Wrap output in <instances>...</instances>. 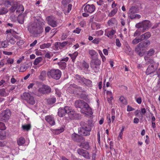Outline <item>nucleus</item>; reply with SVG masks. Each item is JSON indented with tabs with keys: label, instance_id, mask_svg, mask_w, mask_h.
<instances>
[{
	"label": "nucleus",
	"instance_id": "obj_59",
	"mask_svg": "<svg viewBox=\"0 0 160 160\" xmlns=\"http://www.w3.org/2000/svg\"><path fill=\"white\" fill-rule=\"evenodd\" d=\"M60 133L63 132L64 131V128L62 127H60L59 128L56 129Z\"/></svg>",
	"mask_w": 160,
	"mask_h": 160
},
{
	"label": "nucleus",
	"instance_id": "obj_5",
	"mask_svg": "<svg viewBox=\"0 0 160 160\" xmlns=\"http://www.w3.org/2000/svg\"><path fill=\"white\" fill-rule=\"evenodd\" d=\"M62 74L61 72L58 69H52L47 72L48 76L52 78L58 80L61 77Z\"/></svg>",
	"mask_w": 160,
	"mask_h": 160
},
{
	"label": "nucleus",
	"instance_id": "obj_25",
	"mask_svg": "<svg viewBox=\"0 0 160 160\" xmlns=\"http://www.w3.org/2000/svg\"><path fill=\"white\" fill-rule=\"evenodd\" d=\"M82 85H84L88 87L91 88L92 86V82L89 79H87L85 78L83 82V83Z\"/></svg>",
	"mask_w": 160,
	"mask_h": 160
},
{
	"label": "nucleus",
	"instance_id": "obj_11",
	"mask_svg": "<svg viewBox=\"0 0 160 160\" xmlns=\"http://www.w3.org/2000/svg\"><path fill=\"white\" fill-rule=\"evenodd\" d=\"M51 91V88L47 85L43 86L42 87L40 88L38 90V92L40 93L38 96H40L42 94H48Z\"/></svg>",
	"mask_w": 160,
	"mask_h": 160
},
{
	"label": "nucleus",
	"instance_id": "obj_42",
	"mask_svg": "<svg viewBox=\"0 0 160 160\" xmlns=\"http://www.w3.org/2000/svg\"><path fill=\"white\" fill-rule=\"evenodd\" d=\"M78 53L77 52H75L73 54L70 55L71 58L72 59V61L73 62H74V60L75 59L77 56L78 55Z\"/></svg>",
	"mask_w": 160,
	"mask_h": 160
},
{
	"label": "nucleus",
	"instance_id": "obj_39",
	"mask_svg": "<svg viewBox=\"0 0 160 160\" xmlns=\"http://www.w3.org/2000/svg\"><path fill=\"white\" fill-rule=\"evenodd\" d=\"M22 127L24 130L28 131L30 129L31 126L30 124H28L22 125Z\"/></svg>",
	"mask_w": 160,
	"mask_h": 160
},
{
	"label": "nucleus",
	"instance_id": "obj_57",
	"mask_svg": "<svg viewBox=\"0 0 160 160\" xmlns=\"http://www.w3.org/2000/svg\"><path fill=\"white\" fill-rule=\"evenodd\" d=\"M134 110V109L129 105L127 106V111L128 112L132 111Z\"/></svg>",
	"mask_w": 160,
	"mask_h": 160
},
{
	"label": "nucleus",
	"instance_id": "obj_34",
	"mask_svg": "<svg viewBox=\"0 0 160 160\" xmlns=\"http://www.w3.org/2000/svg\"><path fill=\"white\" fill-rule=\"evenodd\" d=\"M56 99L54 97L49 98L48 100V102L49 104H52L55 102Z\"/></svg>",
	"mask_w": 160,
	"mask_h": 160
},
{
	"label": "nucleus",
	"instance_id": "obj_17",
	"mask_svg": "<svg viewBox=\"0 0 160 160\" xmlns=\"http://www.w3.org/2000/svg\"><path fill=\"white\" fill-rule=\"evenodd\" d=\"M72 139L75 141L80 142L84 140V138L78 134L74 133L71 135Z\"/></svg>",
	"mask_w": 160,
	"mask_h": 160
},
{
	"label": "nucleus",
	"instance_id": "obj_18",
	"mask_svg": "<svg viewBox=\"0 0 160 160\" xmlns=\"http://www.w3.org/2000/svg\"><path fill=\"white\" fill-rule=\"evenodd\" d=\"M150 44V42L149 40L144 41L141 42L138 45V48L135 49L136 51H138V48H146Z\"/></svg>",
	"mask_w": 160,
	"mask_h": 160
},
{
	"label": "nucleus",
	"instance_id": "obj_37",
	"mask_svg": "<svg viewBox=\"0 0 160 160\" xmlns=\"http://www.w3.org/2000/svg\"><path fill=\"white\" fill-rule=\"evenodd\" d=\"M42 58L41 57L36 58L33 62V64L35 65H38L42 61Z\"/></svg>",
	"mask_w": 160,
	"mask_h": 160
},
{
	"label": "nucleus",
	"instance_id": "obj_15",
	"mask_svg": "<svg viewBox=\"0 0 160 160\" xmlns=\"http://www.w3.org/2000/svg\"><path fill=\"white\" fill-rule=\"evenodd\" d=\"M95 8L94 5L88 4L84 8V11L85 12L89 13L93 12L95 10Z\"/></svg>",
	"mask_w": 160,
	"mask_h": 160
},
{
	"label": "nucleus",
	"instance_id": "obj_61",
	"mask_svg": "<svg viewBox=\"0 0 160 160\" xmlns=\"http://www.w3.org/2000/svg\"><path fill=\"white\" fill-rule=\"evenodd\" d=\"M72 5L71 4H69L68 6L67 13H69L72 9Z\"/></svg>",
	"mask_w": 160,
	"mask_h": 160
},
{
	"label": "nucleus",
	"instance_id": "obj_36",
	"mask_svg": "<svg viewBox=\"0 0 160 160\" xmlns=\"http://www.w3.org/2000/svg\"><path fill=\"white\" fill-rule=\"evenodd\" d=\"M0 1H2V4H4L6 7H8L9 5H11V2L8 0H0Z\"/></svg>",
	"mask_w": 160,
	"mask_h": 160
},
{
	"label": "nucleus",
	"instance_id": "obj_60",
	"mask_svg": "<svg viewBox=\"0 0 160 160\" xmlns=\"http://www.w3.org/2000/svg\"><path fill=\"white\" fill-rule=\"evenodd\" d=\"M51 29V28L49 26L46 27L45 28V32L46 33L49 32Z\"/></svg>",
	"mask_w": 160,
	"mask_h": 160
},
{
	"label": "nucleus",
	"instance_id": "obj_13",
	"mask_svg": "<svg viewBox=\"0 0 160 160\" xmlns=\"http://www.w3.org/2000/svg\"><path fill=\"white\" fill-rule=\"evenodd\" d=\"M77 152L79 155L84 158L87 159H90L89 153L87 151L82 148H78L77 150Z\"/></svg>",
	"mask_w": 160,
	"mask_h": 160
},
{
	"label": "nucleus",
	"instance_id": "obj_12",
	"mask_svg": "<svg viewBox=\"0 0 160 160\" xmlns=\"http://www.w3.org/2000/svg\"><path fill=\"white\" fill-rule=\"evenodd\" d=\"M47 20L48 24L53 28L57 26V19L53 16L48 17L47 18Z\"/></svg>",
	"mask_w": 160,
	"mask_h": 160
},
{
	"label": "nucleus",
	"instance_id": "obj_51",
	"mask_svg": "<svg viewBox=\"0 0 160 160\" xmlns=\"http://www.w3.org/2000/svg\"><path fill=\"white\" fill-rule=\"evenodd\" d=\"M26 67L25 65L22 66L20 67V72H23L26 70Z\"/></svg>",
	"mask_w": 160,
	"mask_h": 160
},
{
	"label": "nucleus",
	"instance_id": "obj_24",
	"mask_svg": "<svg viewBox=\"0 0 160 160\" xmlns=\"http://www.w3.org/2000/svg\"><path fill=\"white\" fill-rule=\"evenodd\" d=\"M85 101L83 100H79L76 101L74 103V105L76 108H80Z\"/></svg>",
	"mask_w": 160,
	"mask_h": 160
},
{
	"label": "nucleus",
	"instance_id": "obj_7",
	"mask_svg": "<svg viewBox=\"0 0 160 160\" xmlns=\"http://www.w3.org/2000/svg\"><path fill=\"white\" fill-rule=\"evenodd\" d=\"M11 115V112L9 109L4 110L0 113V121L7 122L9 119Z\"/></svg>",
	"mask_w": 160,
	"mask_h": 160
},
{
	"label": "nucleus",
	"instance_id": "obj_64",
	"mask_svg": "<svg viewBox=\"0 0 160 160\" xmlns=\"http://www.w3.org/2000/svg\"><path fill=\"white\" fill-rule=\"evenodd\" d=\"M103 0H99L97 1V4L99 6H101L103 3Z\"/></svg>",
	"mask_w": 160,
	"mask_h": 160
},
{
	"label": "nucleus",
	"instance_id": "obj_50",
	"mask_svg": "<svg viewBox=\"0 0 160 160\" xmlns=\"http://www.w3.org/2000/svg\"><path fill=\"white\" fill-rule=\"evenodd\" d=\"M115 21V19L114 18H112L110 20H108V24L110 25H111L112 24H113L114 23V22Z\"/></svg>",
	"mask_w": 160,
	"mask_h": 160
},
{
	"label": "nucleus",
	"instance_id": "obj_46",
	"mask_svg": "<svg viewBox=\"0 0 160 160\" xmlns=\"http://www.w3.org/2000/svg\"><path fill=\"white\" fill-rule=\"evenodd\" d=\"M60 45H61L60 42H56L55 44V48L57 50L60 49Z\"/></svg>",
	"mask_w": 160,
	"mask_h": 160
},
{
	"label": "nucleus",
	"instance_id": "obj_43",
	"mask_svg": "<svg viewBox=\"0 0 160 160\" xmlns=\"http://www.w3.org/2000/svg\"><path fill=\"white\" fill-rule=\"evenodd\" d=\"M119 100L123 104H126L127 102L123 96H121Z\"/></svg>",
	"mask_w": 160,
	"mask_h": 160
},
{
	"label": "nucleus",
	"instance_id": "obj_9",
	"mask_svg": "<svg viewBox=\"0 0 160 160\" xmlns=\"http://www.w3.org/2000/svg\"><path fill=\"white\" fill-rule=\"evenodd\" d=\"M82 105L80 108L81 113L87 115L93 114L91 108L87 103L85 102Z\"/></svg>",
	"mask_w": 160,
	"mask_h": 160
},
{
	"label": "nucleus",
	"instance_id": "obj_21",
	"mask_svg": "<svg viewBox=\"0 0 160 160\" xmlns=\"http://www.w3.org/2000/svg\"><path fill=\"white\" fill-rule=\"evenodd\" d=\"M135 11V8L133 7L131 8L129 10L128 15L130 18L131 19H134V16L136 14H135V13H136V12Z\"/></svg>",
	"mask_w": 160,
	"mask_h": 160
},
{
	"label": "nucleus",
	"instance_id": "obj_6",
	"mask_svg": "<svg viewBox=\"0 0 160 160\" xmlns=\"http://www.w3.org/2000/svg\"><path fill=\"white\" fill-rule=\"evenodd\" d=\"M22 98L25 100L29 104L33 105L35 103V100L32 95L28 92H25L22 96Z\"/></svg>",
	"mask_w": 160,
	"mask_h": 160
},
{
	"label": "nucleus",
	"instance_id": "obj_32",
	"mask_svg": "<svg viewBox=\"0 0 160 160\" xmlns=\"http://www.w3.org/2000/svg\"><path fill=\"white\" fill-rule=\"evenodd\" d=\"M116 31L112 29L108 32L107 33V36L109 38H112L113 35L115 33Z\"/></svg>",
	"mask_w": 160,
	"mask_h": 160
},
{
	"label": "nucleus",
	"instance_id": "obj_41",
	"mask_svg": "<svg viewBox=\"0 0 160 160\" xmlns=\"http://www.w3.org/2000/svg\"><path fill=\"white\" fill-rule=\"evenodd\" d=\"M142 41V40L141 38H136L132 41V43L133 44H135Z\"/></svg>",
	"mask_w": 160,
	"mask_h": 160
},
{
	"label": "nucleus",
	"instance_id": "obj_27",
	"mask_svg": "<svg viewBox=\"0 0 160 160\" xmlns=\"http://www.w3.org/2000/svg\"><path fill=\"white\" fill-rule=\"evenodd\" d=\"M0 44L1 47L2 48H6L9 45L8 40H5L2 41H0Z\"/></svg>",
	"mask_w": 160,
	"mask_h": 160
},
{
	"label": "nucleus",
	"instance_id": "obj_33",
	"mask_svg": "<svg viewBox=\"0 0 160 160\" xmlns=\"http://www.w3.org/2000/svg\"><path fill=\"white\" fill-rule=\"evenodd\" d=\"M8 12V9L5 8H2L0 9V15L6 14Z\"/></svg>",
	"mask_w": 160,
	"mask_h": 160
},
{
	"label": "nucleus",
	"instance_id": "obj_30",
	"mask_svg": "<svg viewBox=\"0 0 160 160\" xmlns=\"http://www.w3.org/2000/svg\"><path fill=\"white\" fill-rule=\"evenodd\" d=\"M70 87L71 88H75L78 89L79 91L80 92H82L83 91V89L82 88V87L78 86L77 85L74 83L71 84L70 85Z\"/></svg>",
	"mask_w": 160,
	"mask_h": 160
},
{
	"label": "nucleus",
	"instance_id": "obj_55",
	"mask_svg": "<svg viewBox=\"0 0 160 160\" xmlns=\"http://www.w3.org/2000/svg\"><path fill=\"white\" fill-rule=\"evenodd\" d=\"M81 31V29L80 28H76V29L73 31V32L77 34H79L80 33Z\"/></svg>",
	"mask_w": 160,
	"mask_h": 160
},
{
	"label": "nucleus",
	"instance_id": "obj_16",
	"mask_svg": "<svg viewBox=\"0 0 160 160\" xmlns=\"http://www.w3.org/2000/svg\"><path fill=\"white\" fill-rule=\"evenodd\" d=\"M74 78L75 80L78 83L82 85L83 83V82L85 78L82 76L78 74H74Z\"/></svg>",
	"mask_w": 160,
	"mask_h": 160
},
{
	"label": "nucleus",
	"instance_id": "obj_4",
	"mask_svg": "<svg viewBox=\"0 0 160 160\" xmlns=\"http://www.w3.org/2000/svg\"><path fill=\"white\" fill-rule=\"evenodd\" d=\"M151 26L152 23L150 21L147 20L137 23L135 25L136 28H142V32L148 30Z\"/></svg>",
	"mask_w": 160,
	"mask_h": 160
},
{
	"label": "nucleus",
	"instance_id": "obj_58",
	"mask_svg": "<svg viewBox=\"0 0 160 160\" xmlns=\"http://www.w3.org/2000/svg\"><path fill=\"white\" fill-rule=\"evenodd\" d=\"M3 54L6 55H11L12 54V52H9L6 51H3Z\"/></svg>",
	"mask_w": 160,
	"mask_h": 160
},
{
	"label": "nucleus",
	"instance_id": "obj_3",
	"mask_svg": "<svg viewBox=\"0 0 160 160\" xmlns=\"http://www.w3.org/2000/svg\"><path fill=\"white\" fill-rule=\"evenodd\" d=\"M80 127L78 129L79 133L83 136H89L91 130V126L87 123L82 121L80 123Z\"/></svg>",
	"mask_w": 160,
	"mask_h": 160
},
{
	"label": "nucleus",
	"instance_id": "obj_45",
	"mask_svg": "<svg viewBox=\"0 0 160 160\" xmlns=\"http://www.w3.org/2000/svg\"><path fill=\"white\" fill-rule=\"evenodd\" d=\"M6 129V127L4 123L2 122H0V130H4Z\"/></svg>",
	"mask_w": 160,
	"mask_h": 160
},
{
	"label": "nucleus",
	"instance_id": "obj_19",
	"mask_svg": "<svg viewBox=\"0 0 160 160\" xmlns=\"http://www.w3.org/2000/svg\"><path fill=\"white\" fill-rule=\"evenodd\" d=\"M45 119L51 125L53 126L55 124V120L53 117L51 115H48L46 116Z\"/></svg>",
	"mask_w": 160,
	"mask_h": 160
},
{
	"label": "nucleus",
	"instance_id": "obj_14",
	"mask_svg": "<svg viewBox=\"0 0 160 160\" xmlns=\"http://www.w3.org/2000/svg\"><path fill=\"white\" fill-rule=\"evenodd\" d=\"M68 59V58L66 57V58L62 59L60 62H58V64L59 65V68L61 69H64L66 67V63L65 62H67Z\"/></svg>",
	"mask_w": 160,
	"mask_h": 160
},
{
	"label": "nucleus",
	"instance_id": "obj_8",
	"mask_svg": "<svg viewBox=\"0 0 160 160\" xmlns=\"http://www.w3.org/2000/svg\"><path fill=\"white\" fill-rule=\"evenodd\" d=\"M101 63L100 60L98 58L92 59L90 62L91 68L96 72L99 71L100 66Z\"/></svg>",
	"mask_w": 160,
	"mask_h": 160
},
{
	"label": "nucleus",
	"instance_id": "obj_2",
	"mask_svg": "<svg viewBox=\"0 0 160 160\" xmlns=\"http://www.w3.org/2000/svg\"><path fill=\"white\" fill-rule=\"evenodd\" d=\"M144 58L146 61H147L146 64H150L146 70V74L148 75L153 73L157 69L158 65V63L155 62L152 59H149L148 56H146Z\"/></svg>",
	"mask_w": 160,
	"mask_h": 160
},
{
	"label": "nucleus",
	"instance_id": "obj_63",
	"mask_svg": "<svg viewBox=\"0 0 160 160\" xmlns=\"http://www.w3.org/2000/svg\"><path fill=\"white\" fill-rule=\"evenodd\" d=\"M140 35V33L139 31L136 30L134 32L133 36L134 37H136L137 36H138Z\"/></svg>",
	"mask_w": 160,
	"mask_h": 160
},
{
	"label": "nucleus",
	"instance_id": "obj_44",
	"mask_svg": "<svg viewBox=\"0 0 160 160\" xmlns=\"http://www.w3.org/2000/svg\"><path fill=\"white\" fill-rule=\"evenodd\" d=\"M155 53V51L153 49H150L148 52V56H151L153 55Z\"/></svg>",
	"mask_w": 160,
	"mask_h": 160
},
{
	"label": "nucleus",
	"instance_id": "obj_49",
	"mask_svg": "<svg viewBox=\"0 0 160 160\" xmlns=\"http://www.w3.org/2000/svg\"><path fill=\"white\" fill-rule=\"evenodd\" d=\"M135 99L136 102L139 104H140L142 102V98L141 97L135 98Z\"/></svg>",
	"mask_w": 160,
	"mask_h": 160
},
{
	"label": "nucleus",
	"instance_id": "obj_47",
	"mask_svg": "<svg viewBox=\"0 0 160 160\" xmlns=\"http://www.w3.org/2000/svg\"><path fill=\"white\" fill-rule=\"evenodd\" d=\"M100 41V39L99 38H96L92 40V42L94 44H98Z\"/></svg>",
	"mask_w": 160,
	"mask_h": 160
},
{
	"label": "nucleus",
	"instance_id": "obj_52",
	"mask_svg": "<svg viewBox=\"0 0 160 160\" xmlns=\"http://www.w3.org/2000/svg\"><path fill=\"white\" fill-rule=\"evenodd\" d=\"M116 45L118 47H120L121 46V43L119 39L117 38L116 39Z\"/></svg>",
	"mask_w": 160,
	"mask_h": 160
},
{
	"label": "nucleus",
	"instance_id": "obj_38",
	"mask_svg": "<svg viewBox=\"0 0 160 160\" xmlns=\"http://www.w3.org/2000/svg\"><path fill=\"white\" fill-rule=\"evenodd\" d=\"M118 9H113L111 12L109 14L108 16L109 17H112L114 16L116 13L117 12Z\"/></svg>",
	"mask_w": 160,
	"mask_h": 160
},
{
	"label": "nucleus",
	"instance_id": "obj_28",
	"mask_svg": "<svg viewBox=\"0 0 160 160\" xmlns=\"http://www.w3.org/2000/svg\"><path fill=\"white\" fill-rule=\"evenodd\" d=\"M25 140L23 137H21L17 140L18 144L19 146H22L25 143Z\"/></svg>",
	"mask_w": 160,
	"mask_h": 160
},
{
	"label": "nucleus",
	"instance_id": "obj_23",
	"mask_svg": "<svg viewBox=\"0 0 160 160\" xmlns=\"http://www.w3.org/2000/svg\"><path fill=\"white\" fill-rule=\"evenodd\" d=\"M80 146L81 148L86 150H88L90 148L88 142H82L81 143Z\"/></svg>",
	"mask_w": 160,
	"mask_h": 160
},
{
	"label": "nucleus",
	"instance_id": "obj_53",
	"mask_svg": "<svg viewBox=\"0 0 160 160\" xmlns=\"http://www.w3.org/2000/svg\"><path fill=\"white\" fill-rule=\"evenodd\" d=\"M55 90L56 94L57 95V96L59 97H60L61 95V93L59 90L57 88H56L55 89Z\"/></svg>",
	"mask_w": 160,
	"mask_h": 160
},
{
	"label": "nucleus",
	"instance_id": "obj_31",
	"mask_svg": "<svg viewBox=\"0 0 160 160\" xmlns=\"http://www.w3.org/2000/svg\"><path fill=\"white\" fill-rule=\"evenodd\" d=\"M46 74V71H42L39 76V79L42 81L44 80L45 79Z\"/></svg>",
	"mask_w": 160,
	"mask_h": 160
},
{
	"label": "nucleus",
	"instance_id": "obj_54",
	"mask_svg": "<svg viewBox=\"0 0 160 160\" xmlns=\"http://www.w3.org/2000/svg\"><path fill=\"white\" fill-rule=\"evenodd\" d=\"M8 42H9L12 44H13L15 43V41L14 38H12L10 40H8Z\"/></svg>",
	"mask_w": 160,
	"mask_h": 160
},
{
	"label": "nucleus",
	"instance_id": "obj_10",
	"mask_svg": "<svg viewBox=\"0 0 160 160\" xmlns=\"http://www.w3.org/2000/svg\"><path fill=\"white\" fill-rule=\"evenodd\" d=\"M71 112V108L67 106L64 108H60L58 109V114L60 117L64 116L66 113L68 114Z\"/></svg>",
	"mask_w": 160,
	"mask_h": 160
},
{
	"label": "nucleus",
	"instance_id": "obj_29",
	"mask_svg": "<svg viewBox=\"0 0 160 160\" xmlns=\"http://www.w3.org/2000/svg\"><path fill=\"white\" fill-rule=\"evenodd\" d=\"M9 94L8 92L6 91L4 88H1L0 89V96L2 97H6Z\"/></svg>",
	"mask_w": 160,
	"mask_h": 160
},
{
	"label": "nucleus",
	"instance_id": "obj_1",
	"mask_svg": "<svg viewBox=\"0 0 160 160\" xmlns=\"http://www.w3.org/2000/svg\"><path fill=\"white\" fill-rule=\"evenodd\" d=\"M29 32L35 36L42 33L43 31V28L38 22L30 23L28 26Z\"/></svg>",
	"mask_w": 160,
	"mask_h": 160
},
{
	"label": "nucleus",
	"instance_id": "obj_48",
	"mask_svg": "<svg viewBox=\"0 0 160 160\" xmlns=\"http://www.w3.org/2000/svg\"><path fill=\"white\" fill-rule=\"evenodd\" d=\"M7 63H6V64H12L13 63L14 60L12 58H8L7 60Z\"/></svg>",
	"mask_w": 160,
	"mask_h": 160
},
{
	"label": "nucleus",
	"instance_id": "obj_26",
	"mask_svg": "<svg viewBox=\"0 0 160 160\" xmlns=\"http://www.w3.org/2000/svg\"><path fill=\"white\" fill-rule=\"evenodd\" d=\"M88 53L92 59L93 58L94 56H97L98 55V53L95 50L92 49L88 50Z\"/></svg>",
	"mask_w": 160,
	"mask_h": 160
},
{
	"label": "nucleus",
	"instance_id": "obj_22",
	"mask_svg": "<svg viewBox=\"0 0 160 160\" xmlns=\"http://www.w3.org/2000/svg\"><path fill=\"white\" fill-rule=\"evenodd\" d=\"M151 36V34L149 32H147L143 34H142L140 36V37L142 39V41L147 39L150 37Z\"/></svg>",
	"mask_w": 160,
	"mask_h": 160
},
{
	"label": "nucleus",
	"instance_id": "obj_56",
	"mask_svg": "<svg viewBox=\"0 0 160 160\" xmlns=\"http://www.w3.org/2000/svg\"><path fill=\"white\" fill-rule=\"evenodd\" d=\"M86 22L83 21L80 22L79 23L80 25L82 27H84V26H86Z\"/></svg>",
	"mask_w": 160,
	"mask_h": 160
},
{
	"label": "nucleus",
	"instance_id": "obj_40",
	"mask_svg": "<svg viewBox=\"0 0 160 160\" xmlns=\"http://www.w3.org/2000/svg\"><path fill=\"white\" fill-rule=\"evenodd\" d=\"M18 7V5L16 4H14L10 8V10L12 12H15Z\"/></svg>",
	"mask_w": 160,
	"mask_h": 160
},
{
	"label": "nucleus",
	"instance_id": "obj_35",
	"mask_svg": "<svg viewBox=\"0 0 160 160\" xmlns=\"http://www.w3.org/2000/svg\"><path fill=\"white\" fill-rule=\"evenodd\" d=\"M17 20L19 23L21 24H22L24 22V15H22L21 16H18Z\"/></svg>",
	"mask_w": 160,
	"mask_h": 160
},
{
	"label": "nucleus",
	"instance_id": "obj_20",
	"mask_svg": "<svg viewBox=\"0 0 160 160\" xmlns=\"http://www.w3.org/2000/svg\"><path fill=\"white\" fill-rule=\"evenodd\" d=\"M72 110L71 109V112L68 113V116L71 119L77 118L79 117V115L75 112L72 111Z\"/></svg>",
	"mask_w": 160,
	"mask_h": 160
},
{
	"label": "nucleus",
	"instance_id": "obj_62",
	"mask_svg": "<svg viewBox=\"0 0 160 160\" xmlns=\"http://www.w3.org/2000/svg\"><path fill=\"white\" fill-rule=\"evenodd\" d=\"M37 42V40H35L34 42L30 44V46L31 47H33L36 44Z\"/></svg>",
	"mask_w": 160,
	"mask_h": 160
}]
</instances>
